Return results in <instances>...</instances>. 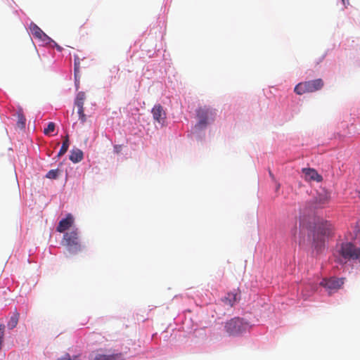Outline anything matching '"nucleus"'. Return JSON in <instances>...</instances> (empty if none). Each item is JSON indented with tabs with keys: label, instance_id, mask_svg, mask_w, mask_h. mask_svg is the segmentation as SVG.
<instances>
[{
	"label": "nucleus",
	"instance_id": "obj_1",
	"mask_svg": "<svg viewBox=\"0 0 360 360\" xmlns=\"http://www.w3.org/2000/svg\"><path fill=\"white\" fill-rule=\"evenodd\" d=\"M217 110L210 105H202L195 110V124L191 127V133L198 140L205 138L206 131L215 122Z\"/></svg>",
	"mask_w": 360,
	"mask_h": 360
},
{
	"label": "nucleus",
	"instance_id": "obj_2",
	"mask_svg": "<svg viewBox=\"0 0 360 360\" xmlns=\"http://www.w3.org/2000/svg\"><path fill=\"white\" fill-rule=\"evenodd\" d=\"M330 200V194L326 190L317 192L316 195L307 201L302 211L304 214L313 212L316 209H322L328 205Z\"/></svg>",
	"mask_w": 360,
	"mask_h": 360
},
{
	"label": "nucleus",
	"instance_id": "obj_3",
	"mask_svg": "<svg viewBox=\"0 0 360 360\" xmlns=\"http://www.w3.org/2000/svg\"><path fill=\"white\" fill-rule=\"evenodd\" d=\"M224 328L229 335H238L246 331L249 328V324L243 319L233 318L226 323Z\"/></svg>",
	"mask_w": 360,
	"mask_h": 360
},
{
	"label": "nucleus",
	"instance_id": "obj_4",
	"mask_svg": "<svg viewBox=\"0 0 360 360\" xmlns=\"http://www.w3.org/2000/svg\"><path fill=\"white\" fill-rule=\"evenodd\" d=\"M323 86V82L321 79H316L313 80L300 82L295 86L294 91L302 95L305 93L314 92L321 89Z\"/></svg>",
	"mask_w": 360,
	"mask_h": 360
},
{
	"label": "nucleus",
	"instance_id": "obj_5",
	"mask_svg": "<svg viewBox=\"0 0 360 360\" xmlns=\"http://www.w3.org/2000/svg\"><path fill=\"white\" fill-rule=\"evenodd\" d=\"M62 243L71 253H77L81 250L82 247L79 242L77 230H73L63 235Z\"/></svg>",
	"mask_w": 360,
	"mask_h": 360
},
{
	"label": "nucleus",
	"instance_id": "obj_6",
	"mask_svg": "<svg viewBox=\"0 0 360 360\" xmlns=\"http://www.w3.org/2000/svg\"><path fill=\"white\" fill-rule=\"evenodd\" d=\"M333 231L332 225L328 221H319L315 224L311 231L314 240L321 241L325 236H329Z\"/></svg>",
	"mask_w": 360,
	"mask_h": 360
},
{
	"label": "nucleus",
	"instance_id": "obj_7",
	"mask_svg": "<svg viewBox=\"0 0 360 360\" xmlns=\"http://www.w3.org/2000/svg\"><path fill=\"white\" fill-rule=\"evenodd\" d=\"M338 252L345 259H358L360 258V248H356L351 243H342Z\"/></svg>",
	"mask_w": 360,
	"mask_h": 360
},
{
	"label": "nucleus",
	"instance_id": "obj_8",
	"mask_svg": "<svg viewBox=\"0 0 360 360\" xmlns=\"http://www.w3.org/2000/svg\"><path fill=\"white\" fill-rule=\"evenodd\" d=\"M28 29L30 33L32 34L36 39L39 40L40 46L47 45L50 41H52V39L44 33L34 22H31Z\"/></svg>",
	"mask_w": 360,
	"mask_h": 360
},
{
	"label": "nucleus",
	"instance_id": "obj_9",
	"mask_svg": "<svg viewBox=\"0 0 360 360\" xmlns=\"http://www.w3.org/2000/svg\"><path fill=\"white\" fill-rule=\"evenodd\" d=\"M344 281V278H338L332 277L329 279H323L320 285L327 289L329 291V294H331L333 291L338 290L342 286Z\"/></svg>",
	"mask_w": 360,
	"mask_h": 360
},
{
	"label": "nucleus",
	"instance_id": "obj_10",
	"mask_svg": "<svg viewBox=\"0 0 360 360\" xmlns=\"http://www.w3.org/2000/svg\"><path fill=\"white\" fill-rule=\"evenodd\" d=\"M153 120L158 123L160 127H162L166 124V112L163 107L160 104H156L151 110Z\"/></svg>",
	"mask_w": 360,
	"mask_h": 360
},
{
	"label": "nucleus",
	"instance_id": "obj_11",
	"mask_svg": "<svg viewBox=\"0 0 360 360\" xmlns=\"http://www.w3.org/2000/svg\"><path fill=\"white\" fill-rule=\"evenodd\" d=\"M74 223V217L71 214H67L66 217L60 221L56 230L60 233H63L68 230Z\"/></svg>",
	"mask_w": 360,
	"mask_h": 360
},
{
	"label": "nucleus",
	"instance_id": "obj_12",
	"mask_svg": "<svg viewBox=\"0 0 360 360\" xmlns=\"http://www.w3.org/2000/svg\"><path fill=\"white\" fill-rule=\"evenodd\" d=\"M302 172L307 181H315L317 182L322 181V176L314 169L304 168L302 169Z\"/></svg>",
	"mask_w": 360,
	"mask_h": 360
},
{
	"label": "nucleus",
	"instance_id": "obj_13",
	"mask_svg": "<svg viewBox=\"0 0 360 360\" xmlns=\"http://www.w3.org/2000/svg\"><path fill=\"white\" fill-rule=\"evenodd\" d=\"M240 299V294L236 291L227 293L226 296L221 299V302L229 307H233Z\"/></svg>",
	"mask_w": 360,
	"mask_h": 360
},
{
	"label": "nucleus",
	"instance_id": "obj_14",
	"mask_svg": "<svg viewBox=\"0 0 360 360\" xmlns=\"http://www.w3.org/2000/svg\"><path fill=\"white\" fill-rule=\"evenodd\" d=\"M86 95L84 91H79L75 98L74 104L77 108H83Z\"/></svg>",
	"mask_w": 360,
	"mask_h": 360
},
{
	"label": "nucleus",
	"instance_id": "obj_15",
	"mask_svg": "<svg viewBox=\"0 0 360 360\" xmlns=\"http://www.w3.org/2000/svg\"><path fill=\"white\" fill-rule=\"evenodd\" d=\"M20 317V314L17 311V310H15L11 316L10 317L9 321H8L7 326L9 329H13L16 327L18 323Z\"/></svg>",
	"mask_w": 360,
	"mask_h": 360
},
{
	"label": "nucleus",
	"instance_id": "obj_16",
	"mask_svg": "<svg viewBox=\"0 0 360 360\" xmlns=\"http://www.w3.org/2000/svg\"><path fill=\"white\" fill-rule=\"evenodd\" d=\"M94 360H121V354L105 355L99 354L96 356Z\"/></svg>",
	"mask_w": 360,
	"mask_h": 360
},
{
	"label": "nucleus",
	"instance_id": "obj_17",
	"mask_svg": "<svg viewBox=\"0 0 360 360\" xmlns=\"http://www.w3.org/2000/svg\"><path fill=\"white\" fill-rule=\"evenodd\" d=\"M69 146H70V141H69L68 138H67L63 141L62 146H61L58 154L56 155V156L55 158H60V156L63 155L68 151V150L69 148Z\"/></svg>",
	"mask_w": 360,
	"mask_h": 360
},
{
	"label": "nucleus",
	"instance_id": "obj_18",
	"mask_svg": "<svg viewBox=\"0 0 360 360\" xmlns=\"http://www.w3.org/2000/svg\"><path fill=\"white\" fill-rule=\"evenodd\" d=\"M69 158H83V152L77 148H74L71 150V155Z\"/></svg>",
	"mask_w": 360,
	"mask_h": 360
},
{
	"label": "nucleus",
	"instance_id": "obj_19",
	"mask_svg": "<svg viewBox=\"0 0 360 360\" xmlns=\"http://www.w3.org/2000/svg\"><path fill=\"white\" fill-rule=\"evenodd\" d=\"M77 113L79 115V120L82 124H84L86 121V116L84 114V109L83 108H77Z\"/></svg>",
	"mask_w": 360,
	"mask_h": 360
},
{
	"label": "nucleus",
	"instance_id": "obj_20",
	"mask_svg": "<svg viewBox=\"0 0 360 360\" xmlns=\"http://www.w3.org/2000/svg\"><path fill=\"white\" fill-rule=\"evenodd\" d=\"M58 169H51L46 174V177L51 179H55L58 176Z\"/></svg>",
	"mask_w": 360,
	"mask_h": 360
},
{
	"label": "nucleus",
	"instance_id": "obj_21",
	"mask_svg": "<svg viewBox=\"0 0 360 360\" xmlns=\"http://www.w3.org/2000/svg\"><path fill=\"white\" fill-rule=\"evenodd\" d=\"M25 122L26 119L24 115L20 112H18V124H21L22 127H25Z\"/></svg>",
	"mask_w": 360,
	"mask_h": 360
},
{
	"label": "nucleus",
	"instance_id": "obj_22",
	"mask_svg": "<svg viewBox=\"0 0 360 360\" xmlns=\"http://www.w3.org/2000/svg\"><path fill=\"white\" fill-rule=\"evenodd\" d=\"M55 130V124L53 122H49L47 127L44 129V134H47L53 132Z\"/></svg>",
	"mask_w": 360,
	"mask_h": 360
},
{
	"label": "nucleus",
	"instance_id": "obj_23",
	"mask_svg": "<svg viewBox=\"0 0 360 360\" xmlns=\"http://www.w3.org/2000/svg\"><path fill=\"white\" fill-rule=\"evenodd\" d=\"M58 360H71V358L69 354H66L65 356H62Z\"/></svg>",
	"mask_w": 360,
	"mask_h": 360
},
{
	"label": "nucleus",
	"instance_id": "obj_24",
	"mask_svg": "<svg viewBox=\"0 0 360 360\" xmlns=\"http://www.w3.org/2000/svg\"><path fill=\"white\" fill-rule=\"evenodd\" d=\"M326 55H327V51H326L325 53L323 54L321 56V57H320V58L319 59V61H318L317 63H319L322 62L324 60V58H326Z\"/></svg>",
	"mask_w": 360,
	"mask_h": 360
},
{
	"label": "nucleus",
	"instance_id": "obj_25",
	"mask_svg": "<svg viewBox=\"0 0 360 360\" xmlns=\"http://www.w3.org/2000/svg\"><path fill=\"white\" fill-rule=\"evenodd\" d=\"M56 44H58L54 40L50 41L47 45H49L52 47H56Z\"/></svg>",
	"mask_w": 360,
	"mask_h": 360
},
{
	"label": "nucleus",
	"instance_id": "obj_26",
	"mask_svg": "<svg viewBox=\"0 0 360 360\" xmlns=\"http://www.w3.org/2000/svg\"><path fill=\"white\" fill-rule=\"evenodd\" d=\"M342 2L345 8L349 4V0H342Z\"/></svg>",
	"mask_w": 360,
	"mask_h": 360
},
{
	"label": "nucleus",
	"instance_id": "obj_27",
	"mask_svg": "<svg viewBox=\"0 0 360 360\" xmlns=\"http://www.w3.org/2000/svg\"><path fill=\"white\" fill-rule=\"evenodd\" d=\"M56 50L59 52H61L62 50H63V47H61L60 45L58 44H56Z\"/></svg>",
	"mask_w": 360,
	"mask_h": 360
},
{
	"label": "nucleus",
	"instance_id": "obj_28",
	"mask_svg": "<svg viewBox=\"0 0 360 360\" xmlns=\"http://www.w3.org/2000/svg\"><path fill=\"white\" fill-rule=\"evenodd\" d=\"M77 63L76 62V60L75 61V76L76 77V71H77Z\"/></svg>",
	"mask_w": 360,
	"mask_h": 360
},
{
	"label": "nucleus",
	"instance_id": "obj_29",
	"mask_svg": "<svg viewBox=\"0 0 360 360\" xmlns=\"http://www.w3.org/2000/svg\"><path fill=\"white\" fill-rule=\"evenodd\" d=\"M74 163H77L81 160L82 159H70Z\"/></svg>",
	"mask_w": 360,
	"mask_h": 360
}]
</instances>
